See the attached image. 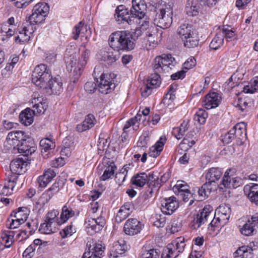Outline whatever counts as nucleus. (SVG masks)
<instances>
[{
	"mask_svg": "<svg viewBox=\"0 0 258 258\" xmlns=\"http://www.w3.org/2000/svg\"><path fill=\"white\" fill-rule=\"evenodd\" d=\"M244 194L248 198H251L258 194V184L255 183H251L247 184L244 187Z\"/></svg>",
	"mask_w": 258,
	"mask_h": 258,
	"instance_id": "obj_49",
	"label": "nucleus"
},
{
	"mask_svg": "<svg viewBox=\"0 0 258 258\" xmlns=\"http://www.w3.org/2000/svg\"><path fill=\"white\" fill-rule=\"evenodd\" d=\"M157 33L156 29L155 27L151 26L147 31L144 32V37L147 39L150 46H154L155 40V36Z\"/></svg>",
	"mask_w": 258,
	"mask_h": 258,
	"instance_id": "obj_45",
	"label": "nucleus"
},
{
	"mask_svg": "<svg viewBox=\"0 0 258 258\" xmlns=\"http://www.w3.org/2000/svg\"><path fill=\"white\" fill-rule=\"evenodd\" d=\"M184 46L187 48H194L197 47L199 42V37L198 34L195 32L194 33H191L190 36H188L187 38H185L183 41Z\"/></svg>",
	"mask_w": 258,
	"mask_h": 258,
	"instance_id": "obj_34",
	"label": "nucleus"
},
{
	"mask_svg": "<svg viewBox=\"0 0 258 258\" xmlns=\"http://www.w3.org/2000/svg\"><path fill=\"white\" fill-rule=\"evenodd\" d=\"M35 247L34 245H30L24 251L23 256L24 258H31L35 254Z\"/></svg>",
	"mask_w": 258,
	"mask_h": 258,
	"instance_id": "obj_64",
	"label": "nucleus"
},
{
	"mask_svg": "<svg viewBox=\"0 0 258 258\" xmlns=\"http://www.w3.org/2000/svg\"><path fill=\"white\" fill-rule=\"evenodd\" d=\"M178 63L179 61L177 59L173 57L171 54H162L155 58L154 64H172Z\"/></svg>",
	"mask_w": 258,
	"mask_h": 258,
	"instance_id": "obj_25",
	"label": "nucleus"
},
{
	"mask_svg": "<svg viewBox=\"0 0 258 258\" xmlns=\"http://www.w3.org/2000/svg\"><path fill=\"white\" fill-rule=\"evenodd\" d=\"M67 69L71 78H79L83 72V66H67Z\"/></svg>",
	"mask_w": 258,
	"mask_h": 258,
	"instance_id": "obj_44",
	"label": "nucleus"
},
{
	"mask_svg": "<svg viewBox=\"0 0 258 258\" xmlns=\"http://www.w3.org/2000/svg\"><path fill=\"white\" fill-rule=\"evenodd\" d=\"M161 202V210L166 215H171L178 207V203L173 196L165 198Z\"/></svg>",
	"mask_w": 258,
	"mask_h": 258,
	"instance_id": "obj_13",
	"label": "nucleus"
},
{
	"mask_svg": "<svg viewBox=\"0 0 258 258\" xmlns=\"http://www.w3.org/2000/svg\"><path fill=\"white\" fill-rule=\"evenodd\" d=\"M32 103L33 105V110L35 114H43L47 109V105L45 101L41 98H34Z\"/></svg>",
	"mask_w": 258,
	"mask_h": 258,
	"instance_id": "obj_30",
	"label": "nucleus"
},
{
	"mask_svg": "<svg viewBox=\"0 0 258 258\" xmlns=\"http://www.w3.org/2000/svg\"><path fill=\"white\" fill-rule=\"evenodd\" d=\"M57 225V224L52 222H48L45 220V222L41 224L39 231L43 234H51L55 231L56 226Z\"/></svg>",
	"mask_w": 258,
	"mask_h": 258,
	"instance_id": "obj_39",
	"label": "nucleus"
},
{
	"mask_svg": "<svg viewBox=\"0 0 258 258\" xmlns=\"http://www.w3.org/2000/svg\"><path fill=\"white\" fill-rule=\"evenodd\" d=\"M161 140L162 138H161L160 140L157 142L155 145L150 148L149 153L150 157L156 158L160 155L164 145V143L161 141Z\"/></svg>",
	"mask_w": 258,
	"mask_h": 258,
	"instance_id": "obj_42",
	"label": "nucleus"
},
{
	"mask_svg": "<svg viewBox=\"0 0 258 258\" xmlns=\"http://www.w3.org/2000/svg\"><path fill=\"white\" fill-rule=\"evenodd\" d=\"M58 215V211L56 210H50L46 214L45 220L48 222H52L57 225L61 224L62 223L61 221V220L59 221L57 217Z\"/></svg>",
	"mask_w": 258,
	"mask_h": 258,
	"instance_id": "obj_47",
	"label": "nucleus"
},
{
	"mask_svg": "<svg viewBox=\"0 0 258 258\" xmlns=\"http://www.w3.org/2000/svg\"><path fill=\"white\" fill-rule=\"evenodd\" d=\"M222 171L219 168H211L206 174V182L198 190L197 201H202L209 196L212 190L216 188V181L221 177Z\"/></svg>",
	"mask_w": 258,
	"mask_h": 258,
	"instance_id": "obj_1",
	"label": "nucleus"
},
{
	"mask_svg": "<svg viewBox=\"0 0 258 258\" xmlns=\"http://www.w3.org/2000/svg\"><path fill=\"white\" fill-rule=\"evenodd\" d=\"M231 171L230 169L227 170L224 173V176L222 179V184L220 185H223L224 187L232 188L231 185L232 183V178L229 176V173Z\"/></svg>",
	"mask_w": 258,
	"mask_h": 258,
	"instance_id": "obj_54",
	"label": "nucleus"
},
{
	"mask_svg": "<svg viewBox=\"0 0 258 258\" xmlns=\"http://www.w3.org/2000/svg\"><path fill=\"white\" fill-rule=\"evenodd\" d=\"M62 85L61 78L58 76L53 79L48 89L51 90L52 93L59 95L63 91Z\"/></svg>",
	"mask_w": 258,
	"mask_h": 258,
	"instance_id": "obj_33",
	"label": "nucleus"
},
{
	"mask_svg": "<svg viewBox=\"0 0 258 258\" xmlns=\"http://www.w3.org/2000/svg\"><path fill=\"white\" fill-rule=\"evenodd\" d=\"M251 103L250 100L246 98H238V100L234 102V106L241 111H244L245 109L250 107Z\"/></svg>",
	"mask_w": 258,
	"mask_h": 258,
	"instance_id": "obj_52",
	"label": "nucleus"
},
{
	"mask_svg": "<svg viewBox=\"0 0 258 258\" xmlns=\"http://www.w3.org/2000/svg\"><path fill=\"white\" fill-rule=\"evenodd\" d=\"M254 227L247 222L240 229L242 234L245 236L251 235L254 231Z\"/></svg>",
	"mask_w": 258,
	"mask_h": 258,
	"instance_id": "obj_56",
	"label": "nucleus"
},
{
	"mask_svg": "<svg viewBox=\"0 0 258 258\" xmlns=\"http://www.w3.org/2000/svg\"><path fill=\"white\" fill-rule=\"evenodd\" d=\"M195 32L191 26L188 25H181L177 29V34L182 41Z\"/></svg>",
	"mask_w": 258,
	"mask_h": 258,
	"instance_id": "obj_41",
	"label": "nucleus"
},
{
	"mask_svg": "<svg viewBox=\"0 0 258 258\" xmlns=\"http://www.w3.org/2000/svg\"><path fill=\"white\" fill-rule=\"evenodd\" d=\"M231 134H233L238 142L241 144L245 140L246 137V124L243 122L237 123L232 129Z\"/></svg>",
	"mask_w": 258,
	"mask_h": 258,
	"instance_id": "obj_18",
	"label": "nucleus"
},
{
	"mask_svg": "<svg viewBox=\"0 0 258 258\" xmlns=\"http://www.w3.org/2000/svg\"><path fill=\"white\" fill-rule=\"evenodd\" d=\"M132 7L130 10L131 15L138 24L141 21L147 20L146 11L147 6L145 0H132Z\"/></svg>",
	"mask_w": 258,
	"mask_h": 258,
	"instance_id": "obj_5",
	"label": "nucleus"
},
{
	"mask_svg": "<svg viewBox=\"0 0 258 258\" xmlns=\"http://www.w3.org/2000/svg\"><path fill=\"white\" fill-rule=\"evenodd\" d=\"M121 31H117L112 33L109 36L108 44L110 47L114 50L119 51L122 44L121 40Z\"/></svg>",
	"mask_w": 258,
	"mask_h": 258,
	"instance_id": "obj_23",
	"label": "nucleus"
},
{
	"mask_svg": "<svg viewBox=\"0 0 258 258\" xmlns=\"http://www.w3.org/2000/svg\"><path fill=\"white\" fill-rule=\"evenodd\" d=\"M153 173H149L148 174L142 172L135 175L132 179V183L133 184L139 187L144 186L146 183L153 182L155 180Z\"/></svg>",
	"mask_w": 258,
	"mask_h": 258,
	"instance_id": "obj_14",
	"label": "nucleus"
},
{
	"mask_svg": "<svg viewBox=\"0 0 258 258\" xmlns=\"http://www.w3.org/2000/svg\"><path fill=\"white\" fill-rule=\"evenodd\" d=\"M75 232V229L73 228L72 225H70L61 230L59 233L62 238H65L67 237L71 236Z\"/></svg>",
	"mask_w": 258,
	"mask_h": 258,
	"instance_id": "obj_59",
	"label": "nucleus"
},
{
	"mask_svg": "<svg viewBox=\"0 0 258 258\" xmlns=\"http://www.w3.org/2000/svg\"><path fill=\"white\" fill-rule=\"evenodd\" d=\"M25 208H19L17 212H14L15 219H12L10 223V228L15 229L23 223L26 220L27 216L23 213Z\"/></svg>",
	"mask_w": 258,
	"mask_h": 258,
	"instance_id": "obj_24",
	"label": "nucleus"
},
{
	"mask_svg": "<svg viewBox=\"0 0 258 258\" xmlns=\"http://www.w3.org/2000/svg\"><path fill=\"white\" fill-rule=\"evenodd\" d=\"M155 24L163 29H166L170 26L172 23V10L168 6L162 8L160 12L157 13L154 19Z\"/></svg>",
	"mask_w": 258,
	"mask_h": 258,
	"instance_id": "obj_4",
	"label": "nucleus"
},
{
	"mask_svg": "<svg viewBox=\"0 0 258 258\" xmlns=\"http://www.w3.org/2000/svg\"><path fill=\"white\" fill-rule=\"evenodd\" d=\"M126 249V245L124 240H121L116 242L111 251L114 257H118L119 254L123 253Z\"/></svg>",
	"mask_w": 258,
	"mask_h": 258,
	"instance_id": "obj_35",
	"label": "nucleus"
},
{
	"mask_svg": "<svg viewBox=\"0 0 258 258\" xmlns=\"http://www.w3.org/2000/svg\"><path fill=\"white\" fill-rule=\"evenodd\" d=\"M190 66L189 67H184L182 70L177 72L174 74H173L171 76V79L172 80H176L177 79H182L184 78L185 76V73L187 71L192 69V68Z\"/></svg>",
	"mask_w": 258,
	"mask_h": 258,
	"instance_id": "obj_57",
	"label": "nucleus"
},
{
	"mask_svg": "<svg viewBox=\"0 0 258 258\" xmlns=\"http://www.w3.org/2000/svg\"><path fill=\"white\" fill-rule=\"evenodd\" d=\"M236 253L238 254V256L236 258H252L253 254L251 251L249 250H242L241 247L237 250Z\"/></svg>",
	"mask_w": 258,
	"mask_h": 258,
	"instance_id": "obj_62",
	"label": "nucleus"
},
{
	"mask_svg": "<svg viewBox=\"0 0 258 258\" xmlns=\"http://www.w3.org/2000/svg\"><path fill=\"white\" fill-rule=\"evenodd\" d=\"M224 43V35L219 31L213 39L210 44V47L214 50H217L223 45Z\"/></svg>",
	"mask_w": 258,
	"mask_h": 258,
	"instance_id": "obj_40",
	"label": "nucleus"
},
{
	"mask_svg": "<svg viewBox=\"0 0 258 258\" xmlns=\"http://www.w3.org/2000/svg\"><path fill=\"white\" fill-rule=\"evenodd\" d=\"M121 40L122 44L120 46V50L130 51L135 47V43L133 40L132 34L128 31H121Z\"/></svg>",
	"mask_w": 258,
	"mask_h": 258,
	"instance_id": "obj_15",
	"label": "nucleus"
},
{
	"mask_svg": "<svg viewBox=\"0 0 258 258\" xmlns=\"http://www.w3.org/2000/svg\"><path fill=\"white\" fill-rule=\"evenodd\" d=\"M116 167L114 163H111L110 165L105 169L103 175L100 177V180L105 181L109 178H111L114 174Z\"/></svg>",
	"mask_w": 258,
	"mask_h": 258,
	"instance_id": "obj_48",
	"label": "nucleus"
},
{
	"mask_svg": "<svg viewBox=\"0 0 258 258\" xmlns=\"http://www.w3.org/2000/svg\"><path fill=\"white\" fill-rule=\"evenodd\" d=\"M250 85L244 86L243 91L246 93H253L258 92V77H255L252 79Z\"/></svg>",
	"mask_w": 258,
	"mask_h": 258,
	"instance_id": "obj_51",
	"label": "nucleus"
},
{
	"mask_svg": "<svg viewBox=\"0 0 258 258\" xmlns=\"http://www.w3.org/2000/svg\"><path fill=\"white\" fill-rule=\"evenodd\" d=\"M104 247L101 244H96L92 251H85L82 258H101L104 252Z\"/></svg>",
	"mask_w": 258,
	"mask_h": 258,
	"instance_id": "obj_28",
	"label": "nucleus"
},
{
	"mask_svg": "<svg viewBox=\"0 0 258 258\" xmlns=\"http://www.w3.org/2000/svg\"><path fill=\"white\" fill-rule=\"evenodd\" d=\"M185 246L184 238L182 237H177L167 245L164 249L161 258H175L183 251Z\"/></svg>",
	"mask_w": 258,
	"mask_h": 258,
	"instance_id": "obj_2",
	"label": "nucleus"
},
{
	"mask_svg": "<svg viewBox=\"0 0 258 258\" xmlns=\"http://www.w3.org/2000/svg\"><path fill=\"white\" fill-rule=\"evenodd\" d=\"M57 170L48 168L44 170L43 174L37 178L39 186L45 187L56 175Z\"/></svg>",
	"mask_w": 258,
	"mask_h": 258,
	"instance_id": "obj_17",
	"label": "nucleus"
},
{
	"mask_svg": "<svg viewBox=\"0 0 258 258\" xmlns=\"http://www.w3.org/2000/svg\"><path fill=\"white\" fill-rule=\"evenodd\" d=\"M150 140L149 133L148 132H144L140 137L137 143L138 146L146 147Z\"/></svg>",
	"mask_w": 258,
	"mask_h": 258,
	"instance_id": "obj_58",
	"label": "nucleus"
},
{
	"mask_svg": "<svg viewBox=\"0 0 258 258\" xmlns=\"http://www.w3.org/2000/svg\"><path fill=\"white\" fill-rule=\"evenodd\" d=\"M62 181L60 179L57 180L42 195L39 199V202H42V204L47 203L55 194L59 191V189L62 187Z\"/></svg>",
	"mask_w": 258,
	"mask_h": 258,
	"instance_id": "obj_12",
	"label": "nucleus"
},
{
	"mask_svg": "<svg viewBox=\"0 0 258 258\" xmlns=\"http://www.w3.org/2000/svg\"><path fill=\"white\" fill-rule=\"evenodd\" d=\"M55 143L50 139L45 138L40 141V147L44 158L47 159L49 157L51 150L55 148Z\"/></svg>",
	"mask_w": 258,
	"mask_h": 258,
	"instance_id": "obj_19",
	"label": "nucleus"
},
{
	"mask_svg": "<svg viewBox=\"0 0 258 258\" xmlns=\"http://www.w3.org/2000/svg\"><path fill=\"white\" fill-rule=\"evenodd\" d=\"M133 205L131 203H125L119 210L115 217L117 223H120L125 220L132 212Z\"/></svg>",
	"mask_w": 258,
	"mask_h": 258,
	"instance_id": "obj_20",
	"label": "nucleus"
},
{
	"mask_svg": "<svg viewBox=\"0 0 258 258\" xmlns=\"http://www.w3.org/2000/svg\"><path fill=\"white\" fill-rule=\"evenodd\" d=\"M161 82L160 76L157 73H155L148 77L146 83L154 89L159 87Z\"/></svg>",
	"mask_w": 258,
	"mask_h": 258,
	"instance_id": "obj_50",
	"label": "nucleus"
},
{
	"mask_svg": "<svg viewBox=\"0 0 258 258\" xmlns=\"http://www.w3.org/2000/svg\"><path fill=\"white\" fill-rule=\"evenodd\" d=\"M96 120L92 114L87 115L84 121L77 125L76 130L78 132H83L92 128L96 123Z\"/></svg>",
	"mask_w": 258,
	"mask_h": 258,
	"instance_id": "obj_22",
	"label": "nucleus"
},
{
	"mask_svg": "<svg viewBox=\"0 0 258 258\" xmlns=\"http://www.w3.org/2000/svg\"><path fill=\"white\" fill-rule=\"evenodd\" d=\"M212 209L210 206H206L202 211L198 214L191 222V227L194 229L199 228L208 220L213 218Z\"/></svg>",
	"mask_w": 258,
	"mask_h": 258,
	"instance_id": "obj_7",
	"label": "nucleus"
},
{
	"mask_svg": "<svg viewBox=\"0 0 258 258\" xmlns=\"http://www.w3.org/2000/svg\"><path fill=\"white\" fill-rule=\"evenodd\" d=\"M141 258H159L158 252L154 249L145 250L142 253Z\"/></svg>",
	"mask_w": 258,
	"mask_h": 258,
	"instance_id": "obj_61",
	"label": "nucleus"
},
{
	"mask_svg": "<svg viewBox=\"0 0 258 258\" xmlns=\"http://www.w3.org/2000/svg\"><path fill=\"white\" fill-rule=\"evenodd\" d=\"M221 100V96L218 93L211 92L204 97L202 105L207 109H211L218 107Z\"/></svg>",
	"mask_w": 258,
	"mask_h": 258,
	"instance_id": "obj_11",
	"label": "nucleus"
},
{
	"mask_svg": "<svg viewBox=\"0 0 258 258\" xmlns=\"http://www.w3.org/2000/svg\"><path fill=\"white\" fill-rule=\"evenodd\" d=\"M137 124V117H134L131 119H130L127 121L125 123L123 127V131L124 132H127V130L131 126H133V130L137 131L139 128V124L136 125Z\"/></svg>",
	"mask_w": 258,
	"mask_h": 258,
	"instance_id": "obj_60",
	"label": "nucleus"
},
{
	"mask_svg": "<svg viewBox=\"0 0 258 258\" xmlns=\"http://www.w3.org/2000/svg\"><path fill=\"white\" fill-rule=\"evenodd\" d=\"M27 163L22 159H17L13 160L10 165L12 173L16 174H21L26 171Z\"/></svg>",
	"mask_w": 258,
	"mask_h": 258,
	"instance_id": "obj_21",
	"label": "nucleus"
},
{
	"mask_svg": "<svg viewBox=\"0 0 258 258\" xmlns=\"http://www.w3.org/2000/svg\"><path fill=\"white\" fill-rule=\"evenodd\" d=\"M207 117V112L204 109H200L195 114L194 119L200 124H204L205 123Z\"/></svg>",
	"mask_w": 258,
	"mask_h": 258,
	"instance_id": "obj_53",
	"label": "nucleus"
},
{
	"mask_svg": "<svg viewBox=\"0 0 258 258\" xmlns=\"http://www.w3.org/2000/svg\"><path fill=\"white\" fill-rule=\"evenodd\" d=\"M13 236L12 232L5 231L1 235L0 242L4 244L5 247H10L13 243Z\"/></svg>",
	"mask_w": 258,
	"mask_h": 258,
	"instance_id": "obj_43",
	"label": "nucleus"
},
{
	"mask_svg": "<svg viewBox=\"0 0 258 258\" xmlns=\"http://www.w3.org/2000/svg\"><path fill=\"white\" fill-rule=\"evenodd\" d=\"M85 224L87 232L93 234L102 230L105 225V220L101 216L96 217L95 215H92V217L86 220Z\"/></svg>",
	"mask_w": 258,
	"mask_h": 258,
	"instance_id": "obj_8",
	"label": "nucleus"
},
{
	"mask_svg": "<svg viewBox=\"0 0 258 258\" xmlns=\"http://www.w3.org/2000/svg\"><path fill=\"white\" fill-rule=\"evenodd\" d=\"M49 7L45 3H39L33 8L32 14L29 17L27 23L30 25L36 24L43 22L47 15Z\"/></svg>",
	"mask_w": 258,
	"mask_h": 258,
	"instance_id": "obj_3",
	"label": "nucleus"
},
{
	"mask_svg": "<svg viewBox=\"0 0 258 258\" xmlns=\"http://www.w3.org/2000/svg\"><path fill=\"white\" fill-rule=\"evenodd\" d=\"M209 225L210 226L208 229L211 230H215V229L213 228H219L221 225H224V224H222L221 219L218 216L217 218L214 217Z\"/></svg>",
	"mask_w": 258,
	"mask_h": 258,
	"instance_id": "obj_63",
	"label": "nucleus"
},
{
	"mask_svg": "<svg viewBox=\"0 0 258 258\" xmlns=\"http://www.w3.org/2000/svg\"><path fill=\"white\" fill-rule=\"evenodd\" d=\"M116 20L121 23L126 22L130 25H132L134 22L135 20L132 16H130L127 9H124L122 5H120L117 7L115 14Z\"/></svg>",
	"mask_w": 258,
	"mask_h": 258,
	"instance_id": "obj_16",
	"label": "nucleus"
},
{
	"mask_svg": "<svg viewBox=\"0 0 258 258\" xmlns=\"http://www.w3.org/2000/svg\"><path fill=\"white\" fill-rule=\"evenodd\" d=\"M197 140L196 138L194 137L192 133H189L186 135L185 137L183 139L181 145H186L189 147H192L196 142Z\"/></svg>",
	"mask_w": 258,
	"mask_h": 258,
	"instance_id": "obj_55",
	"label": "nucleus"
},
{
	"mask_svg": "<svg viewBox=\"0 0 258 258\" xmlns=\"http://www.w3.org/2000/svg\"><path fill=\"white\" fill-rule=\"evenodd\" d=\"M216 213L221 219L222 224H225L229 220L231 214V209L228 206H220L216 210Z\"/></svg>",
	"mask_w": 258,
	"mask_h": 258,
	"instance_id": "obj_31",
	"label": "nucleus"
},
{
	"mask_svg": "<svg viewBox=\"0 0 258 258\" xmlns=\"http://www.w3.org/2000/svg\"><path fill=\"white\" fill-rule=\"evenodd\" d=\"M28 143V142L27 141L26 138L24 139V142H21L15 149H17L19 153L23 154L25 156L31 154L32 152L35 151V149L34 147H30Z\"/></svg>",
	"mask_w": 258,
	"mask_h": 258,
	"instance_id": "obj_37",
	"label": "nucleus"
},
{
	"mask_svg": "<svg viewBox=\"0 0 258 258\" xmlns=\"http://www.w3.org/2000/svg\"><path fill=\"white\" fill-rule=\"evenodd\" d=\"M143 225L136 218L128 219L125 223L123 230L128 235H134L141 232Z\"/></svg>",
	"mask_w": 258,
	"mask_h": 258,
	"instance_id": "obj_10",
	"label": "nucleus"
},
{
	"mask_svg": "<svg viewBox=\"0 0 258 258\" xmlns=\"http://www.w3.org/2000/svg\"><path fill=\"white\" fill-rule=\"evenodd\" d=\"M34 112L29 108L25 109L19 115L20 122L25 125L28 126L33 122Z\"/></svg>",
	"mask_w": 258,
	"mask_h": 258,
	"instance_id": "obj_27",
	"label": "nucleus"
},
{
	"mask_svg": "<svg viewBox=\"0 0 258 258\" xmlns=\"http://www.w3.org/2000/svg\"><path fill=\"white\" fill-rule=\"evenodd\" d=\"M75 213L72 210V208L67 206H64L62 208V212L60 215V220L61 223H64L70 218L74 216Z\"/></svg>",
	"mask_w": 258,
	"mask_h": 258,
	"instance_id": "obj_46",
	"label": "nucleus"
},
{
	"mask_svg": "<svg viewBox=\"0 0 258 258\" xmlns=\"http://www.w3.org/2000/svg\"><path fill=\"white\" fill-rule=\"evenodd\" d=\"M50 72L47 66H36L32 73V82L41 77H43L45 74H49Z\"/></svg>",
	"mask_w": 258,
	"mask_h": 258,
	"instance_id": "obj_32",
	"label": "nucleus"
},
{
	"mask_svg": "<svg viewBox=\"0 0 258 258\" xmlns=\"http://www.w3.org/2000/svg\"><path fill=\"white\" fill-rule=\"evenodd\" d=\"M53 79L51 73H50L49 74H45L43 77L36 80L33 83L39 88L47 89L50 87Z\"/></svg>",
	"mask_w": 258,
	"mask_h": 258,
	"instance_id": "obj_29",
	"label": "nucleus"
},
{
	"mask_svg": "<svg viewBox=\"0 0 258 258\" xmlns=\"http://www.w3.org/2000/svg\"><path fill=\"white\" fill-rule=\"evenodd\" d=\"M199 6L198 4L193 0H187L185 5V11L186 14L191 16H196L199 13Z\"/></svg>",
	"mask_w": 258,
	"mask_h": 258,
	"instance_id": "obj_38",
	"label": "nucleus"
},
{
	"mask_svg": "<svg viewBox=\"0 0 258 258\" xmlns=\"http://www.w3.org/2000/svg\"><path fill=\"white\" fill-rule=\"evenodd\" d=\"M116 76V75L114 73L101 74L98 85L99 92L104 94H108L114 90L116 87L115 83Z\"/></svg>",
	"mask_w": 258,
	"mask_h": 258,
	"instance_id": "obj_6",
	"label": "nucleus"
},
{
	"mask_svg": "<svg viewBox=\"0 0 258 258\" xmlns=\"http://www.w3.org/2000/svg\"><path fill=\"white\" fill-rule=\"evenodd\" d=\"M141 23L139 24L140 27L139 28H137L134 33L132 34L133 36V40L135 42L136 39H138L139 37L143 35L144 36V32L145 31H147L149 28L150 27L149 22L146 20H143L141 21Z\"/></svg>",
	"mask_w": 258,
	"mask_h": 258,
	"instance_id": "obj_36",
	"label": "nucleus"
},
{
	"mask_svg": "<svg viewBox=\"0 0 258 258\" xmlns=\"http://www.w3.org/2000/svg\"><path fill=\"white\" fill-rule=\"evenodd\" d=\"M174 192H183V200L187 201L189 199L188 196L190 195V190L188 189V185L183 180L177 181L176 184L173 187Z\"/></svg>",
	"mask_w": 258,
	"mask_h": 258,
	"instance_id": "obj_26",
	"label": "nucleus"
},
{
	"mask_svg": "<svg viewBox=\"0 0 258 258\" xmlns=\"http://www.w3.org/2000/svg\"><path fill=\"white\" fill-rule=\"evenodd\" d=\"M26 137L24 135V132L21 131H17L10 132L6 139L5 146L9 148L15 149L17 146L24 142Z\"/></svg>",
	"mask_w": 258,
	"mask_h": 258,
	"instance_id": "obj_9",
	"label": "nucleus"
}]
</instances>
